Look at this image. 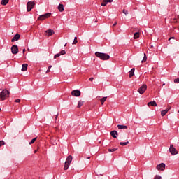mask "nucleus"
<instances>
[{
    "instance_id": "f257e3e1",
    "label": "nucleus",
    "mask_w": 179,
    "mask_h": 179,
    "mask_svg": "<svg viewBox=\"0 0 179 179\" xmlns=\"http://www.w3.org/2000/svg\"><path fill=\"white\" fill-rule=\"evenodd\" d=\"M95 55L97 57V58L101 59L102 61H107V59H110V55L107 53L96 52Z\"/></svg>"
},
{
    "instance_id": "f03ea898",
    "label": "nucleus",
    "mask_w": 179,
    "mask_h": 179,
    "mask_svg": "<svg viewBox=\"0 0 179 179\" xmlns=\"http://www.w3.org/2000/svg\"><path fill=\"white\" fill-rule=\"evenodd\" d=\"M10 92H9V90L5 89L3 90L2 92L0 93V99L1 100H6L8 97H9V94Z\"/></svg>"
},
{
    "instance_id": "7ed1b4c3",
    "label": "nucleus",
    "mask_w": 179,
    "mask_h": 179,
    "mask_svg": "<svg viewBox=\"0 0 179 179\" xmlns=\"http://www.w3.org/2000/svg\"><path fill=\"white\" fill-rule=\"evenodd\" d=\"M72 155H69L67 157L64 163V170H68V169H69V166H71V163H72Z\"/></svg>"
},
{
    "instance_id": "20e7f679",
    "label": "nucleus",
    "mask_w": 179,
    "mask_h": 179,
    "mask_svg": "<svg viewBox=\"0 0 179 179\" xmlns=\"http://www.w3.org/2000/svg\"><path fill=\"white\" fill-rule=\"evenodd\" d=\"M148 90V85L146 84H143L137 90L138 93L139 94H143Z\"/></svg>"
},
{
    "instance_id": "39448f33",
    "label": "nucleus",
    "mask_w": 179,
    "mask_h": 179,
    "mask_svg": "<svg viewBox=\"0 0 179 179\" xmlns=\"http://www.w3.org/2000/svg\"><path fill=\"white\" fill-rule=\"evenodd\" d=\"M169 152L172 155H178V150H177V149H176V148H174V145L173 144L170 145Z\"/></svg>"
},
{
    "instance_id": "423d86ee",
    "label": "nucleus",
    "mask_w": 179,
    "mask_h": 179,
    "mask_svg": "<svg viewBox=\"0 0 179 179\" xmlns=\"http://www.w3.org/2000/svg\"><path fill=\"white\" fill-rule=\"evenodd\" d=\"M35 5H36V3H34V1H28L27 3V12H30L31 9L34 8Z\"/></svg>"
},
{
    "instance_id": "0eeeda50",
    "label": "nucleus",
    "mask_w": 179,
    "mask_h": 179,
    "mask_svg": "<svg viewBox=\"0 0 179 179\" xmlns=\"http://www.w3.org/2000/svg\"><path fill=\"white\" fill-rule=\"evenodd\" d=\"M51 16L50 13H47L45 14H43L42 15H40L38 18V20H45V19H48Z\"/></svg>"
},
{
    "instance_id": "6e6552de",
    "label": "nucleus",
    "mask_w": 179,
    "mask_h": 179,
    "mask_svg": "<svg viewBox=\"0 0 179 179\" xmlns=\"http://www.w3.org/2000/svg\"><path fill=\"white\" fill-rule=\"evenodd\" d=\"M11 52H12V54H14L15 55H16V54H17L19 52V48L17 47V45H13L11 47Z\"/></svg>"
},
{
    "instance_id": "1a4fd4ad",
    "label": "nucleus",
    "mask_w": 179,
    "mask_h": 179,
    "mask_svg": "<svg viewBox=\"0 0 179 179\" xmlns=\"http://www.w3.org/2000/svg\"><path fill=\"white\" fill-rule=\"evenodd\" d=\"M157 170H161L162 171H164V170H166V164L161 163L157 166Z\"/></svg>"
},
{
    "instance_id": "9d476101",
    "label": "nucleus",
    "mask_w": 179,
    "mask_h": 179,
    "mask_svg": "<svg viewBox=\"0 0 179 179\" xmlns=\"http://www.w3.org/2000/svg\"><path fill=\"white\" fill-rule=\"evenodd\" d=\"M55 32L52 29H48L45 31V34L46 37H51L53 34H55Z\"/></svg>"
},
{
    "instance_id": "9b49d317",
    "label": "nucleus",
    "mask_w": 179,
    "mask_h": 179,
    "mask_svg": "<svg viewBox=\"0 0 179 179\" xmlns=\"http://www.w3.org/2000/svg\"><path fill=\"white\" fill-rule=\"evenodd\" d=\"M71 94L75 97H79L80 96V91L79 90H74L71 92Z\"/></svg>"
},
{
    "instance_id": "f8f14e48",
    "label": "nucleus",
    "mask_w": 179,
    "mask_h": 179,
    "mask_svg": "<svg viewBox=\"0 0 179 179\" xmlns=\"http://www.w3.org/2000/svg\"><path fill=\"white\" fill-rule=\"evenodd\" d=\"M19 38H20V34H16L14 37L11 39L12 43L15 42V41H17V40H19Z\"/></svg>"
},
{
    "instance_id": "ddd939ff",
    "label": "nucleus",
    "mask_w": 179,
    "mask_h": 179,
    "mask_svg": "<svg viewBox=\"0 0 179 179\" xmlns=\"http://www.w3.org/2000/svg\"><path fill=\"white\" fill-rule=\"evenodd\" d=\"M148 107H150V106L152 107H157V103H156V101H150L148 103Z\"/></svg>"
},
{
    "instance_id": "4468645a",
    "label": "nucleus",
    "mask_w": 179,
    "mask_h": 179,
    "mask_svg": "<svg viewBox=\"0 0 179 179\" xmlns=\"http://www.w3.org/2000/svg\"><path fill=\"white\" fill-rule=\"evenodd\" d=\"M110 135L113 138H117V135H118V131H110Z\"/></svg>"
},
{
    "instance_id": "2eb2a0df",
    "label": "nucleus",
    "mask_w": 179,
    "mask_h": 179,
    "mask_svg": "<svg viewBox=\"0 0 179 179\" xmlns=\"http://www.w3.org/2000/svg\"><path fill=\"white\" fill-rule=\"evenodd\" d=\"M118 129H128V127L122 124L117 125Z\"/></svg>"
},
{
    "instance_id": "dca6fc26",
    "label": "nucleus",
    "mask_w": 179,
    "mask_h": 179,
    "mask_svg": "<svg viewBox=\"0 0 179 179\" xmlns=\"http://www.w3.org/2000/svg\"><path fill=\"white\" fill-rule=\"evenodd\" d=\"M57 9H58L59 12H64V5L59 4Z\"/></svg>"
},
{
    "instance_id": "f3484780",
    "label": "nucleus",
    "mask_w": 179,
    "mask_h": 179,
    "mask_svg": "<svg viewBox=\"0 0 179 179\" xmlns=\"http://www.w3.org/2000/svg\"><path fill=\"white\" fill-rule=\"evenodd\" d=\"M134 75H135V69L133 68L131 69V71H129V78H132V76H134Z\"/></svg>"
},
{
    "instance_id": "a211bd4d",
    "label": "nucleus",
    "mask_w": 179,
    "mask_h": 179,
    "mask_svg": "<svg viewBox=\"0 0 179 179\" xmlns=\"http://www.w3.org/2000/svg\"><path fill=\"white\" fill-rule=\"evenodd\" d=\"M29 66V65L27 64H22V71L23 72L27 71V67Z\"/></svg>"
},
{
    "instance_id": "6ab92c4d",
    "label": "nucleus",
    "mask_w": 179,
    "mask_h": 179,
    "mask_svg": "<svg viewBox=\"0 0 179 179\" xmlns=\"http://www.w3.org/2000/svg\"><path fill=\"white\" fill-rule=\"evenodd\" d=\"M167 113H169V109H165L164 110H162L161 111L162 117H164V115H166L167 114Z\"/></svg>"
},
{
    "instance_id": "aec40b11",
    "label": "nucleus",
    "mask_w": 179,
    "mask_h": 179,
    "mask_svg": "<svg viewBox=\"0 0 179 179\" xmlns=\"http://www.w3.org/2000/svg\"><path fill=\"white\" fill-rule=\"evenodd\" d=\"M8 3L9 0H1V5H3L5 6L6 5H8Z\"/></svg>"
},
{
    "instance_id": "412c9836",
    "label": "nucleus",
    "mask_w": 179,
    "mask_h": 179,
    "mask_svg": "<svg viewBox=\"0 0 179 179\" xmlns=\"http://www.w3.org/2000/svg\"><path fill=\"white\" fill-rule=\"evenodd\" d=\"M148 61V56H146V53H144L143 59H142L141 62L143 64V62H146Z\"/></svg>"
},
{
    "instance_id": "4be33fe9",
    "label": "nucleus",
    "mask_w": 179,
    "mask_h": 179,
    "mask_svg": "<svg viewBox=\"0 0 179 179\" xmlns=\"http://www.w3.org/2000/svg\"><path fill=\"white\" fill-rule=\"evenodd\" d=\"M82 106H83V101H79L78 103V108H80V107H82Z\"/></svg>"
},
{
    "instance_id": "5701e85b",
    "label": "nucleus",
    "mask_w": 179,
    "mask_h": 179,
    "mask_svg": "<svg viewBox=\"0 0 179 179\" xmlns=\"http://www.w3.org/2000/svg\"><path fill=\"white\" fill-rule=\"evenodd\" d=\"M107 0H103L102 3H101V6H107Z\"/></svg>"
},
{
    "instance_id": "b1692460",
    "label": "nucleus",
    "mask_w": 179,
    "mask_h": 179,
    "mask_svg": "<svg viewBox=\"0 0 179 179\" xmlns=\"http://www.w3.org/2000/svg\"><path fill=\"white\" fill-rule=\"evenodd\" d=\"M134 38L136 39V38H139V32H136L134 35Z\"/></svg>"
},
{
    "instance_id": "393cba45",
    "label": "nucleus",
    "mask_w": 179,
    "mask_h": 179,
    "mask_svg": "<svg viewBox=\"0 0 179 179\" xmlns=\"http://www.w3.org/2000/svg\"><path fill=\"white\" fill-rule=\"evenodd\" d=\"M129 143V141H127V142H120L121 146H125V145H128Z\"/></svg>"
},
{
    "instance_id": "a878e982",
    "label": "nucleus",
    "mask_w": 179,
    "mask_h": 179,
    "mask_svg": "<svg viewBox=\"0 0 179 179\" xmlns=\"http://www.w3.org/2000/svg\"><path fill=\"white\" fill-rule=\"evenodd\" d=\"M116 150H118V148H109L108 150V152H116Z\"/></svg>"
},
{
    "instance_id": "bb28decb",
    "label": "nucleus",
    "mask_w": 179,
    "mask_h": 179,
    "mask_svg": "<svg viewBox=\"0 0 179 179\" xmlns=\"http://www.w3.org/2000/svg\"><path fill=\"white\" fill-rule=\"evenodd\" d=\"M106 100H107V97H103V98L101 99L100 101L102 105L104 104V102L106 101Z\"/></svg>"
},
{
    "instance_id": "cd10ccee",
    "label": "nucleus",
    "mask_w": 179,
    "mask_h": 179,
    "mask_svg": "<svg viewBox=\"0 0 179 179\" xmlns=\"http://www.w3.org/2000/svg\"><path fill=\"white\" fill-rule=\"evenodd\" d=\"M72 44H73V45L78 44V37L76 36V37L74 38V40H73Z\"/></svg>"
},
{
    "instance_id": "c85d7f7f",
    "label": "nucleus",
    "mask_w": 179,
    "mask_h": 179,
    "mask_svg": "<svg viewBox=\"0 0 179 179\" xmlns=\"http://www.w3.org/2000/svg\"><path fill=\"white\" fill-rule=\"evenodd\" d=\"M37 140V137L33 138L30 142H29V145H33V143L34 142H36V141Z\"/></svg>"
},
{
    "instance_id": "c756f323",
    "label": "nucleus",
    "mask_w": 179,
    "mask_h": 179,
    "mask_svg": "<svg viewBox=\"0 0 179 179\" xmlns=\"http://www.w3.org/2000/svg\"><path fill=\"white\" fill-rule=\"evenodd\" d=\"M60 55H65L66 54V52L65 51V50H62L60 52H59Z\"/></svg>"
},
{
    "instance_id": "7c9ffc66",
    "label": "nucleus",
    "mask_w": 179,
    "mask_h": 179,
    "mask_svg": "<svg viewBox=\"0 0 179 179\" xmlns=\"http://www.w3.org/2000/svg\"><path fill=\"white\" fill-rule=\"evenodd\" d=\"M58 57H61V54H60V53L56 54V55L54 56V59H55L58 58Z\"/></svg>"
},
{
    "instance_id": "2f4dec72",
    "label": "nucleus",
    "mask_w": 179,
    "mask_h": 179,
    "mask_svg": "<svg viewBox=\"0 0 179 179\" xmlns=\"http://www.w3.org/2000/svg\"><path fill=\"white\" fill-rule=\"evenodd\" d=\"M154 179H162V176H160L159 175H156Z\"/></svg>"
},
{
    "instance_id": "473e14b6",
    "label": "nucleus",
    "mask_w": 179,
    "mask_h": 179,
    "mask_svg": "<svg viewBox=\"0 0 179 179\" xmlns=\"http://www.w3.org/2000/svg\"><path fill=\"white\" fill-rule=\"evenodd\" d=\"M3 145H5V141H0V148H1V146H3Z\"/></svg>"
},
{
    "instance_id": "72a5a7b5",
    "label": "nucleus",
    "mask_w": 179,
    "mask_h": 179,
    "mask_svg": "<svg viewBox=\"0 0 179 179\" xmlns=\"http://www.w3.org/2000/svg\"><path fill=\"white\" fill-rule=\"evenodd\" d=\"M123 13H124V15H128V10L124 9V10H123Z\"/></svg>"
},
{
    "instance_id": "f704fd0d",
    "label": "nucleus",
    "mask_w": 179,
    "mask_h": 179,
    "mask_svg": "<svg viewBox=\"0 0 179 179\" xmlns=\"http://www.w3.org/2000/svg\"><path fill=\"white\" fill-rule=\"evenodd\" d=\"M174 83H179V78H176L174 80Z\"/></svg>"
},
{
    "instance_id": "c9c22d12",
    "label": "nucleus",
    "mask_w": 179,
    "mask_h": 179,
    "mask_svg": "<svg viewBox=\"0 0 179 179\" xmlns=\"http://www.w3.org/2000/svg\"><path fill=\"white\" fill-rule=\"evenodd\" d=\"M15 103H20V99H16V100L15 101Z\"/></svg>"
},
{
    "instance_id": "e433bc0d",
    "label": "nucleus",
    "mask_w": 179,
    "mask_h": 179,
    "mask_svg": "<svg viewBox=\"0 0 179 179\" xmlns=\"http://www.w3.org/2000/svg\"><path fill=\"white\" fill-rule=\"evenodd\" d=\"M93 79H94L93 77H91V78H89V80H90V82H93Z\"/></svg>"
},
{
    "instance_id": "4c0bfd02",
    "label": "nucleus",
    "mask_w": 179,
    "mask_h": 179,
    "mask_svg": "<svg viewBox=\"0 0 179 179\" xmlns=\"http://www.w3.org/2000/svg\"><path fill=\"white\" fill-rule=\"evenodd\" d=\"M106 2L108 3V2L110 3H111V2H113V0H106Z\"/></svg>"
},
{
    "instance_id": "58836bf2",
    "label": "nucleus",
    "mask_w": 179,
    "mask_h": 179,
    "mask_svg": "<svg viewBox=\"0 0 179 179\" xmlns=\"http://www.w3.org/2000/svg\"><path fill=\"white\" fill-rule=\"evenodd\" d=\"M51 70L50 69H48L47 71H46V73H48V72H50Z\"/></svg>"
},
{
    "instance_id": "ea45409f",
    "label": "nucleus",
    "mask_w": 179,
    "mask_h": 179,
    "mask_svg": "<svg viewBox=\"0 0 179 179\" xmlns=\"http://www.w3.org/2000/svg\"><path fill=\"white\" fill-rule=\"evenodd\" d=\"M166 110H169H169H171V106H169L168 108H166Z\"/></svg>"
},
{
    "instance_id": "a19ab883",
    "label": "nucleus",
    "mask_w": 179,
    "mask_h": 179,
    "mask_svg": "<svg viewBox=\"0 0 179 179\" xmlns=\"http://www.w3.org/2000/svg\"><path fill=\"white\" fill-rule=\"evenodd\" d=\"M22 52H23V54H24V52H26V49H23Z\"/></svg>"
},
{
    "instance_id": "79ce46f5",
    "label": "nucleus",
    "mask_w": 179,
    "mask_h": 179,
    "mask_svg": "<svg viewBox=\"0 0 179 179\" xmlns=\"http://www.w3.org/2000/svg\"><path fill=\"white\" fill-rule=\"evenodd\" d=\"M57 118H58V114L57 115H56V116H55V120H57Z\"/></svg>"
},
{
    "instance_id": "37998d69",
    "label": "nucleus",
    "mask_w": 179,
    "mask_h": 179,
    "mask_svg": "<svg viewBox=\"0 0 179 179\" xmlns=\"http://www.w3.org/2000/svg\"><path fill=\"white\" fill-rule=\"evenodd\" d=\"M113 26H117V22H115Z\"/></svg>"
},
{
    "instance_id": "c03bdc74",
    "label": "nucleus",
    "mask_w": 179,
    "mask_h": 179,
    "mask_svg": "<svg viewBox=\"0 0 179 179\" xmlns=\"http://www.w3.org/2000/svg\"><path fill=\"white\" fill-rule=\"evenodd\" d=\"M51 68H52V66H48V69H50V70H51Z\"/></svg>"
},
{
    "instance_id": "a18cd8bd",
    "label": "nucleus",
    "mask_w": 179,
    "mask_h": 179,
    "mask_svg": "<svg viewBox=\"0 0 179 179\" xmlns=\"http://www.w3.org/2000/svg\"><path fill=\"white\" fill-rule=\"evenodd\" d=\"M67 44H68V43H65V44H64V47H66Z\"/></svg>"
},
{
    "instance_id": "49530a36",
    "label": "nucleus",
    "mask_w": 179,
    "mask_h": 179,
    "mask_svg": "<svg viewBox=\"0 0 179 179\" xmlns=\"http://www.w3.org/2000/svg\"><path fill=\"white\" fill-rule=\"evenodd\" d=\"M164 85H166L165 83H164L163 85H162V86H164Z\"/></svg>"
},
{
    "instance_id": "de8ad7c7",
    "label": "nucleus",
    "mask_w": 179,
    "mask_h": 179,
    "mask_svg": "<svg viewBox=\"0 0 179 179\" xmlns=\"http://www.w3.org/2000/svg\"><path fill=\"white\" fill-rule=\"evenodd\" d=\"M36 152H37V150H35V151H34V153H36Z\"/></svg>"
},
{
    "instance_id": "09e8293b",
    "label": "nucleus",
    "mask_w": 179,
    "mask_h": 179,
    "mask_svg": "<svg viewBox=\"0 0 179 179\" xmlns=\"http://www.w3.org/2000/svg\"><path fill=\"white\" fill-rule=\"evenodd\" d=\"M169 40V41L171 40V38H170Z\"/></svg>"
},
{
    "instance_id": "8fccbe9b",
    "label": "nucleus",
    "mask_w": 179,
    "mask_h": 179,
    "mask_svg": "<svg viewBox=\"0 0 179 179\" xmlns=\"http://www.w3.org/2000/svg\"><path fill=\"white\" fill-rule=\"evenodd\" d=\"M87 159H90V157H87Z\"/></svg>"
},
{
    "instance_id": "3c124183",
    "label": "nucleus",
    "mask_w": 179,
    "mask_h": 179,
    "mask_svg": "<svg viewBox=\"0 0 179 179\" xmlns=\"http://www.w3.org/2000/svg\"><path fill=\"white\" fill-rule=\"evenodd\" d=\"M0 111H1V109H0Z\"/></svg>"
}]
</instances>
